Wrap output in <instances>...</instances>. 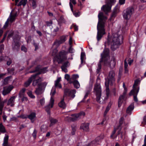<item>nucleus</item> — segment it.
Returning a JSON list of instances; mask_svg holds the SVG:
<instances>
[{
    "instance_id": "nucleus-1",
    "label": "nucleus",
    "mask_w": 146,
    "mask_h": 146,
    "mask_svg": "<svg viewBox=\"0 0 146 146\" xmlns=\"http://www.w3.org/2000/svg\"><path fill=\"white\" fill-rule=\"evenodd\" d=\"M110 10H102L98 15L99 21L97 26V38L98 40H100L103 35L105 34V23L107 17L105 16V14L110 12Z\"/></svg>"
},
{
    "instance_id": "nucleus-2",
    "label": "nucleus",
    "mask_w": 146,
    "mask_h": 146,
    "mask_svg": "<svg viewBox=\"0 0 146 146\" xmlns=\"http://www.w3.org/2000/svg\"><path fill=\"white\" fill-rule=\"evenodd\" d=\"M123 39V37L122 35H118L117 33L113 34L111 38H110L108 35L107 42L105 43V46L107 44L110 45L111 50L114 51L122 43Z\"/></svg>"
},
{
    "instance_id": "nucleus-3",
    "label": "nucleus",
    "mask_w": 146,
    "mask_h": 146,
    "mask_svg": "<svg viewBox=\"0 0 146 146\" xmlns=\"http://www.w3.org/2000/svg\"><path fill=\"white\" fill-rule=\"evenodd\" d=\"M58 51L56 48L54 49L51 51V54L53 56H55V59L58 61V63L62 62L64 60L67 59L66 55L68 53V52H66L64 50H62L60 52L58 55L56 54Z\"/></svg>"
},
{
    "instance_id": "nucleus-4",
    "label": "nucleus",
    "mask_w": 146,
    "mask_h": 146,
    "mask_svg": "<svg viewBox=\"0 0 146 146\" xmlns=\"http://www.w3.org/2000/svg\"><path fill=\"white\" fill-rule=\"evenodd\" d=\"M115 75L114 70H112L110 71L107 78L106 79L105 86L106 88H109L108 87L109 84L112 85L114 84Z\"/></svg>"
},
{
    "instance_id": "nucleus-5",
    "label": "nucleus",
    "mask_w": 146,
    "mask_h": 146,
    "mask_svg": "<svg viewBox=\"0 0 146 146\" xmlns=\"http://www.w3.org/2000/svg\"><path fill=\"white\" fill-rule=\"evenodd\" d=\"M106 94H102L101 96V94L96 95V100L99 103L101 104H104L108 98L110 94L109 88H106Z\"/></svg>"
},
{
    "instance_id": "nucleus-6",
    "label": "nucleus",
    "mask_w": 146,
    "mask_h": 146,
    "mask_svg": "<svg viewBox=\"0 0 146 146\" xmlns=\"http://www.w3.org/2000/svg\"><path fill=\"white\" fill-rule=\"evenodd\" d=\"M17 16V12L15 11V10H12L3 28L4 29L6 28L8 26L9 22L12 23L14 22Z\"/></svg>"
},
{
    "instance_id": "nucleus-7",
    "label": "nucleus",
    "mask_w": 146,
    "mask_h": 146,
    "mask_svg": "<svg viewBox=\"0 0 146 146\" xmlns=\"http://www.w3.org/2000/svg\"><path fill=\"white\" fill-rule=\"evenodd\" d=\"M55 93V89L53 87L50 93L51 96L49 102V104L45 107V110L48 113H49V110L51 108H52L54 104V100L53 96Z\"/></svg>"
},
{
    "instance_id": "nucleus-8",
    "label": "nucleus",
    "mask_w": 146,
    "mask_h": 146,
    "mask_svg": "<svg viewBox=\"0 0 146 146\" xmlns=\"http://www.w3.org/2000/svg\"><path fill=\"white\" fill-rule=\"evenodd\" d=\"M108 53V49L106 48L104 49L103 53L101 54V58L98 64V67L97 70V71L98 73H99L100 71L101 68V63L102 62L104 63V58H106L107 59L109 58Z\"/></svg>"
},
{
    "instance_id": "nucleus-9",
    "label": "nucleus",
    "mask_w": 146,
    "mask_h": 146,
    "mask_svg": "<svg viewBox=\"0 0 146 146\" xmlns=\"http://www.w3.org/2000/svg\"><path fill=\"white\" fill-rule=\"evenodd\" d=\"M109 50H108V56L109 58H104V64L105 66H109L111 68H114L115 64V59L114 58H112L111 61L109 62Z\"/></svg>"
},
{
    "instance_id": "nucleus-10",
    "label": "nucleus",
    "mask_w": 146,
    "mask_h": 146,
    "mask_svg": "<svg viewBox=\"0 0 146 146\" xmlns=\"http://www.w3.org/2000/svg\"><path fill=\"white\" fill-rule=\"evenodd\" d=\"M100 80H97L96 82L94 88V92L96 95L101 94V88L100 85Z\"/></svg>"
},
{
    "instance_id": "nucleus-11",
    "label": "nucleus",
    "mask_w": 146,
    "mask_h": 146,
    "mask_svg": "<svg viewBox=\"0 0 146 146\" xmlns=\"http://www.w3.org/2000/svg\"><path fill=\"white\" fill-rule=\"evenodd\" d=\"M76 93V91L75 90H70L67 89L64 91L65 95L68 96L70 99H72L75 97Z\"/></svg>"
},
{
    "instance_id": "nucleus-12",
    "label": "nucleus",
    "mask_w": 146,
    "mask_h": 146,
    "mask_svg": "<svg viewBox=\"0 0 146 146\" xmlns=\"http://www.w3.org/2000/svg\"><path fill=\"white\" fill-rule=\"evenodd\" d=\"M123 87L124 88V91L122 95H121L119 97L118 100V106L120 107L123 102V100L127 92V88L125 86V84L124 83H123Z\"/></svg>"
},
{
    "instance_id": "nucleus-13",
    "label": "nucleus",
    "mask_w": 146,
    "mask_h": 146,
    "mask_svg": "<svg viewBox=\"0 0 146 146\" xmlns=\"http://www.w3.org/2000/svg\"><path fill=\"white\" fill-rule=\"evenodd\" d=\"M133 10H124L123 11V18L128 20L129 19L132 14Z\"/></svg>"
},
{
    "instance_id": "nucleus-14",
    "label": "nucleus",
    "mask_w": 146,
    "mask_h": 146,
    "mask_svg": "<svg viewBox=\"0 0 146 146\" xmlns=\"http://www.w3.org/2000/svg\"><path fill=\"white\" fill-rule=\"evenodd\" d=\"M115 0H106V4L104 5L101 9H111Z\"/></svg>"
},
{
    "instance_id": "nucleus-15",
    "label": "nucleus",
    "mask_w": 146,
    "mask_h": 146,
    "mask_svg": "<svg viewBox=\"0 0 146 146\" xmlns=\"http://www.w3.org/2000/svg\"><path fill=\"white\" fill-rule=\"evenodd\" d=\"M36 78L34 79L33 80V85L34 86H38V87H40L42 85V83L41 82L42 81V79L40 78H38V74H36L35 75H36Z\"/></svg>"
},
{
    "instance_id": "nucleus-16",
    "label": "nucleus",
    "mask_w": 146,
    "mask_h": 146,
    "mask_svg": "<svg viewBox=\"0 0 146 146\" xmlns=\"http://www.w3.org/2000/svg\"><path fill=\"white\" fill-rule=\"evenodd\" d=\"M85 115V113L84 112H81L77 114H72L71 117L72 121L76 120L77 119L80 118L81 116H84Z\"/></svg>"
},
{
    "instance_id": "nucleus-17",
    "label": "nucleus",
    "mask_w": 146,
    "mask_h": 146,
    "mask_svg": "<svg viewBox=\"0 0 146 146\" xmlns=\"http://www.w3.org/2000/svg\"><path fill=\"white\" fill-rule=\"evenodd\" d=\"M13 88V87L12 85L4 87L3 92V95L5 96L9 93Z\"/></svg>"
},
{
    "instance_id": "nucleus-18",
    "label": "nucleus",
    "mask_w": 146,
    "mask_h": 146,
    "mask_svg": "<svg viewBox=\"0 0 146 146\" xmlns=\"http://www.w3.org/2000/svg\"><path fill=\"white\" fill-rule=\"evenodd\" d=\"M89 126V124L88 123H84L81 125L80 128L84 131L88 132L90 130Z\"/></svg>"
},
{
    "instance_id": "nucleus-19",
    "label": "nucleus",
    "mask_w": 146,
    "mask_h": 146,
    "mask_svg": "<svg viewBox=\"0 0 146 146\" xmlns=\"http://www.w3.org/2000/svg\"><path fill=\"white\" fill-rule=\"evenodd\" d=\"M66 40L65 36H63L61 37L60 40L55 42L53 44V46H58L59 44L64 42Z\"/></svg>"
},
{
    "instance_id": "nucleus-20",
    "label": "nucleus",
    "mask_w": 146,
    "mask_h": 146,
    "mask_svg": "<svg viewBox=\"0 0 146 146\" xmlns=\"http://www.w3.org/2000/svg\"><path fill=\"white\" fill-rule=\"evenodd\" d=\"M36 76L37 74L34 75L32 76L27 81L25 82L24 86L26 87L28 86L31 82L34 79L36 78Z\"/></svg>"
},
{
    "instance_id": "nucleus-21",
    "label": "nucleus",
    "mask_w": 146,
    "mask_h": 146,
    "mask_svg": "<svg viewBox=\"0 0 146 146\" xmlns=\"http://www.w3.org/2000/svg\"><path fill=\"white\" fill-rule=\"evenodd\" d=\"M28 117L31 120L32 123H33L36 119V113L32 112L28 116Z\"/></svg>"
},
{
    "instance_id": "nucleus-22",
    "label": "nucleus",
    "mask_w": 146,
    "mask_h": 146,
    "mask_svg": "<svg viewBox=\"0 0 146 146\" xmlns=\"http://www.w3.org/2000/svg\"><path fill=\"white\" fill-rule=\"evenodd\" d=\"M61 77H58L57 79L54 81V87H58L59 88H62V85L60 83L61 81Z\"/></svg>"
},
{
    "instance_id": "nucleus-23",
    "label": "nucleus",
    "mask_w": 146,
    "mask_h": 146,
    "mask_svg": "<svg viewBox=\"0 0 146 146\" xmlns=\"http://www.w3.org/2000/svg\"><path fill=\"white\" fill-rule=\"evenodd\" d=\"M139 89V87L137 88H133V89L129 93L130 95L134 96L137 95Z\"/></svg>"
},
{
    "instance_id": "nucleus-24",
    "label": "nucleus",
    "mask_w": 146,
    "mask_h": 146,
    "mask_svg": "<svg viewBox=\"0 0 146 146\" xmlns=\"http://www.w3.org/2000/svg\"><path fill=\"white\" fill-rule=\"evenodd\" d=\"M134 108V104L132 103L127 108L126 110V113L127 114L130 115L131 114L132 111Z\"/></svg>"
},
{
    "instance_id": "nucleus-25",
    "label": "nucleus",
    "mask_w": 146,
    "mask_h": 146,
    "mask_svg": "<svg viewBox=\"0 0 146 146\" xmlns=\"http://www.w3.org/2000/svg\"><path fill=\"white\" fill-rule=\"evenodd\" d=\"M44 89L41 88V86H40L36 89L35 92L36 95H38L42 94L44 92Z\"/></svg>"
},
{
    "instance_id": "nucleus-26",
    "label": "nucleus",
    "mask_w": 146,
    "mask_h": 146,
    "mask_svg": "<svg viewBox=\"0 0 146 146\" xmlns=\"http://www.w3.org/2000/svg\"><path fill=\"white\" fill-rule=\"evenodd\" d=\"M16 97L15 96H13L11 97L8 100L7 105L10 106H13L14 105V103L15 99Z\"/></svg>"
},
{
    "instance_id": "nucleus-27",
    "label": "nucleus",
    "mask_w": 146,
    "mask_h": 146,
    "mask_svg": "<svg viewBox=\"0 0 146 146\" xmlns=\"http://www.w3.org/2000/svg\"><path fill=\"white\" fill-rule=\"evenodd\" d=\"M8 136L5 135V136L4 138V142L3 144V146H11L10 145L8 144Z\"/></svg>"
},
{
    "instance_id": "nucleus-28",
    "label": "nucleus",
    "mask_w": 146,
    "mask_h": 146,
    "mask_svg": "<svg viewBox=\"0 0 146 146\" xmlns=\"http://www.w3.org/2000/svg\"><path fill=\"white\" fill-rule=\"evenodd\" d=\"M27 0H21L19 3L17 5L18 6L22 5L23 7L25 6L27 3Z\"/></svg>"
},
{
    "instance_id": "nucleus-29",
    "label": "nucleus",
    "mask_w": 146,
    "mask_h": 146,
    "mask_svg": "<svg viewBox=\"0 0 146 146\" xmlns=\"http://www.w3.org/2000/svg\"><path fill=\"white\" fill-rule=\"evenodd\" d=\"M58 105L60 107L64 109L66 107V105L65 104L63 100H62L59 103Z\"/></svg>"
},
{
    "instance_id": "nucleus-30",
    "label": "nucleus",
    "mask_w": 146,
    "mask_h": 146,
    "mask_svg": "<svg viewBox=\"0 0 146 146\" xmlns=\"http://www.w3.org/2000/svg\"><path fill=\"white\" fill-rule=\"evenodd\" d=\"M0 132L2 133H5L6 132V130L4 126L2 123L0 124Z\"/></svg>"
},
{
    "instance_id": "nucleus-31",
    "label": "nucleus",
    "mask_w": 146,
    "mask_h": 146,
    "mask_svg": "<svg viewBox=\"0 0 146 146\" xmlns=\"http://www.w3.org/2000/svg\"><path fill=\"white\" fill-rule=\"evenodd\" d=\"M111 103H109L108 104V106L106 107V110L104 112V116H105L106 115L107 113L109 111V110H110L111 107Z\"/></svg>"
},
{
    "instance_id": "nucleus-32",
    "label": "nucleus",
    "mask_w": 146,
    "mask_h": 146,
    "mask_svg": "<svg viewBox=\"0 0 146 146\" xmlns=\"http://www.w3.org/2000/svg\"><path fill=\"white\" fill-rule=\"evenodd\" d=\"M74 87L76 88H78L80 87L79 82L77 80H74L73 82Z\"/></svg>"
},
{
    "instance_id": "nucleus-33",
    "label": "nucleus",
    "mask_w": 146,
    "mask_h": 146,
    "mask_svg": "<svg viewBox=\"0 0 146 146\" xmlns=\"http://www.w3.org/2000/svg\"><path fill=\"white\" fill-rule=\"evenodd\" d=\"M72 11L73 12V15L76 17H77L80 15V13L79 12L76 11V10H72Z\"/></svg>"
},
{
    "instance_id": "nucleus-34",
    "label": "nucleus",
    "mask_w": 146,
    "mask_h": 146,
    "mask_svg": "<svg viewBox=\"0 0 146 146\" xmlns=\"http://www.w3.org/2000/svg\"><path fill=\"white\" fill-rule=\"evenodd\" d=\"M128 64L126 61V59L124 61V68H125V72L126 73H127L128 72V70L127 68Z\"/></svg>"
},
{
    "instance_id": "nucleus-35",
    "label": "nucleus",
    "mask_w": 146,
    "mask_h": 146,
    "mask_svg": "<svg viewBox=\"0 0 146 146\" xmlns=\"http://www.w3.org/2000/svg\"><path fill=\"white\" fill-rule=\"evenodd\" d=\"M85 54L84 53L82 52L80 56V59L81 60V64H82L84 62V60L85 58Z\"/></svg>"
},
{
    "instance_id": "nucleus-36",
    "label": "nucleus",
    "mask_w": 146,
    "mask_h": 146,
    "mask_svg": "<svg viewBox=\"0 0 146 146\" xmlns=\"http://www.w3.org/2000/svg\"><path fill=\"white\" fill-rule=\"evenodd\" d=\"M50 126H52V125L56 123L57 122V120L53 118H51L50 119Z\"/></svg>"
},
{
    "instance_id": "nucleus-37",
    "label": "nucleus",
    "mask_w": 146,
    "mask_h": 146,
    "mask_svg": "<svg viewBox=\"0 0 146 146\" xmlns=\"http://www.w3.org/2000/svg\"><path fill=\"white\" fill-rule=\"evenodd\" d=\"M64 78L66 79L67 81H69V83L71 84L72 83V82L71 80H70V76L68 74H66L65 75Z\"/></svg>"
},
{
    "instance_id": "nucleus-38",
    "label": "nucleus",
    "mask_w": 146,
    "mask_h": 146,
    "mask_svg": "<svg viewBox=\"0 0 146 146\" xmlns=\"http://www.w3.org/2000/svg\"><path fill=\"white\" fill-rule=\"evenodd\" d=\"M32 3V6L33 9L35 8L36 6V0H31Z\"/></svg>"
},
{
    "instance_id": "nucleus-39",
    "label": "nucleus",
    "mask_w": 146,
    "mask_h": 146,
    "mask_svg": "<svg viewBox=\"0 0 146 146\" xmlns=\"http://www.w3.org/2000/svg\"><path fill=\"white\" fill-rule=\"evenodd\" d=\"M19 46V45L18 43H17V44L16 43H13V47L14 49H17Z\"/></svg>"
},
{
    "instance_id": "nucleus-40",
    "label": "nucleus",
    "mask_w": 146,
    "mask_h": 146,
    "mask_svg": "<svg viewBox=\"0 0 146 146\" xmlns=\"http://www.w3.org/2000/svg\"><path fill=\"white\" fill-rule=\"evenodd\" d=\"M27 94H28L30 98H35V96L33 94L32 92L31 91H29L28 92H27Z\"/></svg>"
},
{
    "instance_id": "nucleus-41",
    "label": "nucleus",
    "mask_w": 146,
    "mask_h": 146,
    "mask_svg": "<svg viewBox=\"0 0 146 146\" xmlns=\"http://www.w3.org/2000/svg\"><path fill=\"white\" fill-rule=\"evenodd\" d=\"M47 71V68H44L41 70L40 72H39V73H37L36 74H38H38H40L41 73H46Z\"/></svg>"
},
{
    "instance_id": "nucleus-42",
    "label": "nucleus",
    "mask_w": 146,
    "mask_h": 146,
    "mask_svg": "<svg viewBox=\"0 0 146 146\" xmlns=\"http://www.w3.org/2000/svg\"><path fill=\"white\" fill-rule=\"evenodd\" d=\"M25 89L24 88L20 90L19 94L20 97H21L22 95H23L25 91Z\"/></svg>"
},
{
    "instance_id": "nucleus-43",
    "label": "nucleus",
    "mask_w": 146,
    "mask_h": 146,
    "mask_svg": "<svg viewBox=\"0 0 146 146\" xmlns=\"http://www.w3.org/2000/svg\"><path fill=\"white\" fill-rule=\"evenodd\" d=\"M139 80H136L135 81L134 84L133 85V88H136L138 86V84L139 83Z\"/></svg>"
},
{
    "instance_id": "nucleus-44",
    "label": "nucleus",
    "mask_w": 146,
    "mask_h": 146,
    "mask_svg": "<svg viewBox=\"0 0 146 146\" xmlns=\"http://www.w3.org/2000/svg\"><path fill=\"white\" fill-rule=\"evenodd\" d=\"M47 126L45 125H43L42 126L41 128V130L43 132H44L46 130Z\"/></svg>"
},
{
    "instance_id": "nucleus-45",
    "label": "nucleus",
    "mask_w": 146,
    "mask_h": 146,
    "mask_svg": "<svg viewBox=\"0 0 146 146\" xmlns=\"http://www.w3.org/2000/svg\"><path fill=\"white\" fill-rule=\"evenodd\" d=\"M65 121L67 122L72 121L71 117H66L64 119Z\"/></svg>"
},
{
    "instance_id": "nucleus-46",
    "label": "nucleus",
    "mask_w": 146,
    "mask_h": 146,
    "mask_svg": "<svg viewBox=\"0 0 146 146\" xmlns=\"http://www.w3.org/2000/svg\"><path fill=\"white\" fill-rule=\"evenodd\" d=\"M65 22L63 17H61L58 20V22L60 23H64Z\"/></svg>"
},
{
    "instance_id": "nucleus-47",
    "label": "nucleus",
    "mask_w": 146,
    "mask_h": 146,
    "mask_svg": "<svg viewBox=\"0 0 146 146\" xmlns=\"http://www.w3.org/2000/svg\"><path fill=\"white\" fill-rule=\"evenodd\" d=\"M79 78V76L78 74H74L72 76V77L71 78V80H74L75 79L78 78Z\"/></svg>"
},
{
    "instance_id": "nucleus-48",
    "label": "nucleus",
    "mask_w": 146,
    "mask_h": 146,
    "mask_svg": "<svg viewBox=\"0 0 146 146\" xmlns=\"http://www.w3.org/2000/svg\"><path fill=\"white\" fill-rule=\"evenodd\" d=\"M40 102L41 105H44L45 103L44 98H42V99H40Z\"/></svg>"
},
{
    "instance_id": "nucleus-49",
    "label": "nucleus",
    "mask_w": 146,
    "mask_h": 146,
    "mask_svg": "<svg viewBox=\"0 0 146 146\" xmlns=\"http://www.w3.org/2000/svg\"><path fill=\"white\" fill-rule=\"evenodd\" d=\"M21 49L22 51L24 52H26L27 51V48L24 46H21Z\"/></svg>"
},
{
    "instance_id": "nucleus-50",
    "label": "nucleus",
    "mask_w": 146,
    "mask_h": 146,
    "mask_svg": "<svg viewBox=\"0 0 146 146\" xmlns=\"http://www.w3.org/2000/svg\"><path fill=\"white\" fill-rule=\"evenodd\" d=\"M74 52V49L72 47V46L70 45V48L69 49V52L70 53H73Z\"/></svg>"
},
{
    "instance_id": "nucleus-51",
    "label": "nucleus",
    "mask_w": 146,
    "mask_h": 146,
    "mask_svg": "<svg viewBox=\"0 0 146 146\" xmlns=\"http://www.w3.org/2000/svg\"><path fill=\"white\" fill-rule=\"evenodd\" d=\"M66 68L67 67L63 66H62L61 67V68L62 70L65 73L67 72H68L67 69Z\"/></svg>"
},
{
    "instance_id": "nucleus-52",
    "label": "nucleus",
    "mask_w": 146,
    "mask_h": 146,
    "mask_svg": "<svg viewBox=\"0 0 146 146\" xmlns=\"http://www.w3.org/2000/svg\"><path fill=\"white\" fill-rule=\"evenodd\" d=\"M37 132V131L36 129H34L33 132L32 134L33 137L34 138H35L36 137V134Z\"/></svg>"
},
{
    "instance_id": "nucleus-53",
    "label": "nucleus",
    "mask_w": 146,
    "mask_h": 146,
    "mask_svg": "<svg viewBox=\"0 0 146 146\" xmlns=\"http://www.w3.org/2000/svg\"><path fill=\"white\" fill-rule=\"evenodd\" d=\"M70 63L68 61H67L64 63L63 66L67 67L70 66Z\"/></svg>"
},
{
    "instance_id": "nucleus-54",
    "label": "nucleus",
    "mask_w": 146,
    "mask_h": 146,
    "mask_svg": "<svg viewBox=\"0 0 146 146\" xmlns=\"http://www.w3.org/2000/svg\"><path fill=\"white\" fill-rule=\"evenodd\" d=\"M124 120V119L123 117H121L120 118L119 121V123L120 125V126L122 124H123V122Z\"/></svg>"
},
{
    "instance_id": "nucleus-55",
    "label": "nucleus",
    "mask_w": 146,
    "mask_h": 146,
    "mask_svg": "<svg viewBox=\"0 0 146 146\" xmlns=\"http://www.w3.org/2000/svg\"><path fill=\"white\" fill-rule=\"evenodd\" d=\"M9 77H8L6 78L4 80V84H7L8 82V81L9 80Z\"/></svg>"
},
{
    "instance_id": "nucleus-56",
    "label": "nucleus",
    "mask_w": 146,
    "mask_h": 146,
    "mask_svg": "<svg viewBox=\"0 0 146 146\" xmlns=\"http://www.w3.org/2000/svg\"><path fill=\"white\" fill-rule=\"evenodd\" d=\"M59 30V28L58 27H56L54 29L53 32L56 34V32H58Z\"/></svg>"
},
{
    "instance_id": "nucleus-57",
    "label": "nucleus",
    "mask_w": 146,
    "mask_h": 146,
    "mask_svg": "<svg viewBox=\"0 0 146 146\" xmlns=\"http://www.w3.org/2000/svg\"><path fill=\"white\" fill-rule=\"evenodd\" d=\"M116 132V130L115 129L113 132H112V133L111 134V136H110V137H111V138H114V137H113V135L115 134V132Z\"/></svg>"
},
{
    "instance_id": "nucleus-58",
    "label": "nucleus",
    "mask_w": 146,
    "mask_h": 146,
    "mask_svg": "<svg viewBox=\"0 0 146 146\" xmlns=\"http://www.w3.org/2000/svg\"><path fill=\"white\" fill-rule=\"evenodd\" d=\"M128 63L129 65H130L133 62V59H129L128 60Z\"/></svg>"
},
{
    "instance_id": "nucleus-59",
    "label": "nucleus",
    "mask_w": 146,
    "mask_h": 146,
    "mask_svg": "<svg viewBox=\"0 0 146 146\" xmlns=\"http://www.w3.org/2000/svg\"><path fill=\"white\" fill-rule=\"evenodd\" d=\"M72 130L73 131V132H72V135H74V134L75 132L76 131V127L75 126H74V127H72Z\"/></svg>"
},
{
    "instance_id": "nucleus-60",
    "label": "nucleus",
    "mask_w": 146,
    "mask_h": 146,
    "mask_svg": "<svg viewBox=\"0 0 146 146\" xmlns=\"http://www.w3.org/2000/svg\"><path fill=\"white\" fill-rule=\"evenodd\" d=\"M125 0H119V2L120 5L124 4L125 3Z\"/></svg>"
},
{
    "instance_id": "nucleus-61",
    "label": "nucleus",
    "mask_w": 146,
    "mask_h": 146,
    "mask_svg": "<svg viewBox=\"0 0 146 146\" xmlns=\"http://www.w3.org/2000/svg\"><path fill=\"white\" fill-rule=\"evenodd\" d=\"M142 123L144 125H145L146 124V116L144 117L143 121L142 122Z\"/></svg>"
},
{
    "instance_id": "nucleus-62",
    "label": "nucleus",
    "mask_w": 146,
    "mask_h": 146,
    "mask_svg": "<svg viewBox=\"0 0 146 146\" xmlns=\"http://www.w3.org/2000/svg\"><path fill=\"white\" fill-rule=\"evenodd\" d=\"M22 101H28V99L26 97L23 96L22 99Z\"/></svg>"
},
{
    "instance_id": "nucleus-63",
    "label": "nucleus",
    "mask_w": 146,
    "mask_h": 146,
    "mask_svg": "<svg viewBox=\"0 0 146 146\" xmlns=\"http://www.w3.org/2000/svg\"><path fill=\"white\" fill-rule=\"evenodd\" d=\"M73 27H74L75 31H77L78 30V27L76 25H72Z\"/></svg>"
},
{
    "instance_id": "nucleus-64",
    "label": "nucleus",
    "mask_w": 146,
    "mask_h": 146,
    "mask_svg": "<svg viewBox=\"0 0 146 146\" xmlns=\"http://www.w3.org/2000/svg\"><path fill=\"white\" fill-rule=\"evenodd\" d=\"M14 70V69L13 68H12L11 69H8V72L9 73H11V72H13Z\"/></svg>"
}]
</instances>
